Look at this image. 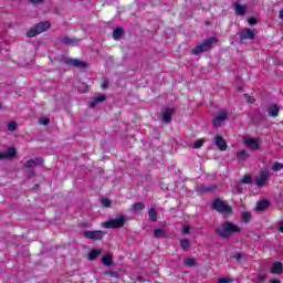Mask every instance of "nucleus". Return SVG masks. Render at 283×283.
<instances>
[{
  "mask_svg": "<svg viewBox=\"0 0 283 283\" xmlns=\"http://www.w3.org/2000/svg\"><path fill=\"white\" fill-rule=\"evenodd\" d=\"M214 231L223 240H229L231 235L235 233H242V228L231 221H226L222 224V229L217 228Z\"/></svg>",
  "mask_w": 283,
  "mask_h": 283,
  "instance_id": "nucleus-1",
  "label": "nucleus"
},
{
  "mask_svg": "<svg viewBox=\"0 0 283 283\" xmlns=\"http://www.w3.org/2000/svg\"><path fill=\"white\" fill-rule=\"evenodd\" d=\"M218 44V38L211 36L202 41V43H199L196 48L191 49V54L195 56H198L199 54H202L203 52H209L213 45Z\"/></svg>",
  "mask_w": 283,
  "mask_h": 283,
  "instance_id": "nucleus-2",
  "label": "nucleus"
},
{
  "mask_svg": "<svg viewBox=\"0 0 283 283\" xmlns=\"http://www.w3.org/2000/svg\"><path fill=\"white\" fill-rule=\"evenodd\" d=\"M52 28L50 21L38 22L34 27H32L29 31H27V36L29 39H34V36H39V34H43V32H48Z\"/></svg>",
  "mask_w": 283,
  "mask_h": 283,
  "instance_id": "nucleus-3",
  "label": "nucleus"
},
{
  "mask_svg": "<svg viewBox=\"0 0 283 283\" xmlns=\"http://www.w3.org/2000/svg\"><path fill=\"white\" fill-rule=\"evenodd\" d=\"M212 209L218 213H226V216H231L233 213V207L227 205L222 199L216 198L211 205Z\"/></svg>",
  "mask_w": 283,
  "mask_h": 283,
  "instance_id": "nucleus-4",
  "label": "nucleus"
},
{
  "mask_svg": "<svg viewBox=\"0 0 283 283\" xmlns=\"http://www.w3.org/2000/svg\"><path fill=\"white\" fill-rule=\"evenodd\" d=\"M105 229H123L125 227V216L120 214L117 219H109L103 223Z\"/></svg>",
  "mask_w": 283,
  "mask_h": 283,
  "instance_id": "nucleus-5",
  "label": "nucleus"
},
{
  "mask_svg": "<svg viewBox=\"0 0 283 283\" xmlns=\"http://www.w3.org/2000/svg\"><path fill=\"white\" fill-rule=\"evenodd\" d=\"M269 178H271V175L269 174V170H260L259 177L254 179V182L259 189H262L266 182H269Z\"/></svg>",
  "mask_w": 283,
  "mask_h": 283,
  "instance_id": "nucleus-6",
  "label": "nucleus"
},
{
  "mask_svg": "<svg viewBox=\"0 0 283 283\" xmlns=\"http://www.w3.org/2000/svg\"><path fill=\"white\" fill-rule=\"evenodd\" d=\"M83 235L86 238V240H103V237L105 235V231L103 230H86L83 232Z\"/></svg>",
  "mask_w": 283,
  "mask_h": 283,
  "instance_id": "nucleus-7",
  "label": "nucleus"
},
{
  "mask_svg": "<svg viewBox=\"0 0 283 283\" xmlns=\"http://www.w3.org/2000/svg\"><path fill=\"white\" fill-rule=\"evenodd\" d=\"M65 65H72V67H76L77 70H86L87 62H83L78 59L65 57L64 59Z\"/></svg>",
  "mask_w": 283,
  "mask_h": 283,
  "instance_id": "nucleus-8",
  "label": "nucleus"
},
{
  "mask_svg": "<svg viewBox=\"0 0 283 283\" xmlns=\"http://www.w3.org/2000/svg\"><path fill=\"white\" fill-rule=\"evenodd\" d=\"M229 117L227 111H221L212 120V127H222V123Z\"/></svg>",
  "mask_w": 283,
  "mask_h": 283,
  "instance_id": "nucleus-9",
  "label": "nucleus"
},
{
  "mask_svg": "<svg viewBox=\"0 0 283 283\" xmlns=\"http://www.w3.org/2000/svg\"><path fill=\"white\" fill-rule=\"evenodd\" d=\"M239 39L241 41H252V39H255V30L253 29H243L240 33H239Z\"/></svg>",
  "mask_w": 283,
  "mask_h": 283,
  "instance_id": "nucleus-10",
  "label": "nucleus"
},
{
  "mask_svg": "<svg viewBox=\"0 0 283 283\" xmlns=\"http://www.w3.org/2000/svg\"><path fill=\"white\" fill-rule=\"evenodd\" d=\"M174 112L175 109L171 107L165 108L161 117L163 123H166L167 125H169V123H171V116H174Z\"/></svg>",
  "mask_w": 283,
  "mask_h": 283,
  "instance_id": "nucleus-11",
  "label": "nucleus"
},
{
  "mask_svg": "<svg viewBox=\"0 0 283 283\" xmlns=\"http://www.w3.org/2000/svg\"><path fill=\"white\" fill-rule=\"evenodd\" d=\"M214 140H216V146L218 147V149H220V151H227L228 145L223 136L217 135Z\"/></svg>",
  "mask_w": 283,
  "mask_h": 283,
  "instance_id": "nucleus-12",
  "label": "nucleus"
},
{
  "mask_svg": "<svg viewBox=\"0 0 283 283\" xmlns=\"http://www.w3.org/2000/svg\"><path fill=\"white\" fill-rule=\"evenodd\" d=\"M39 165H43L42 158L29 159L24 164V169H33V167H39Z\"/></svg>",
  "mask_w": 283,
  "mask_h": 283,
  "instance_id": "nucleus-13",
  "label": "nucleus"
},
{
  "mask_svg": "<svg viewBox=\"0 0 283 283\" xmlns=\"http://www.w3.org/2000/svg\"><path fill=\"white\" fill-rule=\"evenodd\" d=\"M270 273L273 275H282L283 274V264L280 261L273 263Z\"/></svg>",
  "mask_w": 283,
  "mask_h": 283,
  "instance_id": "nucleus-14",
  "label": "nucleus"
},
{
  "mask_svg": "<svg viewBox=\"0 0 283 283\" xmlns=\"http://www.w3.org/2000/svg\"><path fill=\"white\" fill-rule=\"evenodd\" d=\"M233 8L235 14L239 17H244V14H247V6H242L240 2H234Z\"/></svg>",
  "mask_w": 283,
  "mask_h": 283,
  "instance_id": "nucleus-15",
  "label": "nucleus"
},
{
  "mask_svg": "<svg viewBox=\"0 0 283 283\" xmlns=\"http://www.w3.org/2000/svg\"><path fill=\"white\" fill-rule=\"evenodd\" d=\"M268 116H270V118H277V116H280V106L276 104L271 105L268 109Z\"/></svg>",
  "mask_w": 283,
  "mask_h": 283,
  "instance_id": "nucleus-16",
  "label": "nucleus"
},
{
  "mask_svg": "<svg viewBox=\"0 0 283 283\" xmlns=\"http://www.w3.org/2000/svg\"><path fill=\"white\" fill-rule=\"evenodd\" d=\"M130 211L133 213H135V216H139V213L142 211H145V203L143 202H135L132 207H130Z\"/></svg>",
  "mask_w": 283,
  "mask_h": 283,
  "instance_id": "nucleus-17",
  "label": "nucleus"
},
{
  "mask_svg": "<svg viewBox=\"0 0 283 283\" xmlns=\"http://www.w3.org/2000/svg\"><path fill=\"white\" fill-rule=\"evenodd\" d=\"M245 146L249 149H260V142L255 138H248L245 139Z\"/></svg>",
  "mask_w": 283,
  "mask_h": 283,
  "instance_id": "nucleus-18",
  "label": "nucleus"
},
{
  "mask_svg": "<svg viewBox=\"0 0 283 283\" xmlns=\"http://www.w3.org/2000/svg\"><path fill=\"white\" fill-rule=\"evenodd\" d=\"M271 207V202L268 199H264L256 203V211H265Z\"/></svg>",
  "mask_w": 283,
  "mask_h": 283,
  "instance_id": "nucleus-19",
  "label": "nucleus"
},
{
  "mask_svg": "<svg viewBox=\"0 0 283 283\" xmlns=\"http://www.w3.org/2000/svg\"><path fill=\"white\" fill-rule=\"evenodd\" d=\"M59 41L60 43H64V45H72V43H76L78 40L76 38L62 36Z\"/></svg>",
  "mask_w": 283,
  "mask_h": 283,
  "instance_id": "nucleus-20",
  "label": "nucleus"
},
{
  "mask_svg": "<svg viewBox=\"0 0 283 283\" xmlns=\"http://www.w3.org/2000/svg\"><path fill=\"white\" fill-rule=\"evenodd\" d=\"M101 253H103L101 249H92L88 253V260L93 262L98 258V255H101Z\"/></svg>",
  "mask_w": 283,
  "mask_h": 283,
  "instance_id": "nucleus-21",
  "label": "nucleus"
},
{
  "mask_svg": "<svg viewBox=\"0 0 283 283\" xmlns=\"http://www.w3.org/2000/svg\"><path fill=\"white\" fill-rule=\"evenodd\" d=\"M123 34H125V31L123 30V28L117 27L113 31V39H114V41H118V39H120V36H123Z\"/></svg>",
  "mask_w": 283,
  "mask_h": 283,
  "instance_id": "nucleus-22",
  "label": "nucleus"
},
{
  "mask_svg": "<svg viewBox=\"0 0 283 283\" xmlns=\"http://www.w3.org/2000/svg\"><path fill=\"white\" fill-rule=\"evenodd\" d=\"M148 218H149V220H151V222H158V212L156 211V208L149 209Z\"/></svg>",
  "mask_w": 283,
  "mask_h": 283,
  "instance_id": "nucleus-23",
  "label": "nucleus"
},
{
  "mask_svg": "<svg viewBox=\"0 0 283 283\" xmlns=\"http://www.w3.org/2000/svg\"><path fill=\"white\" fill-rule=\"evenodd\" d=\"M102 263L105 266H112L114 264V259L112 258V254L104 255L102 258Z\"/></svg>",
  "mask_w": 283,
  "mask_h": 283,
  "instance_id": "nucleus-24",
  "label": "nucleus"
},
{
  "mask_svg": "<svg viewBox=\"0 0 283 283\" xmlns=\"http://www.w3.org/2000/svg\"><path fill=\"white\" fill-rule=\"evenodd\" d=\"M14 156H17V148L14 147H9L6 151H4V158H14Z\"/></svg>",
  "mask_w": 283,
  "mask_h": 283,
  "instance_id": "nucleus-25",
  "label": "nucleus"
},
{
  "mask_svg": "<svg viewBox=\"0 0 283 283\" xmlns=\"http://www.w3.org/2000/svg\"><path fill=\"white\" fill-rule=\"evenodd\" d=\"M154 238H156V239L167 238V231H165L164 229H155L154 230Z\"/></svg>",
  "mask_w": 283,
  "mask_h": 283,
  "instance_id": "nucleus-26",
  "label": "nucleus"
},
{
  "mask_svg": "<svg viewBox=\"0 0 283 283\" xmlns=\"http://www.w3.org/2000/svg\"><path fill=\"white\" fill-rule=\"evenodd\" d=\"M197 189L200 193H211V191L216 189V186H212V187L198 186Z\"/></svg>",
  "mask_w": 283,
  "mask_h": 283,
  "instance_id": "nucleus-27",
  "label": "nucleus"
},
{
  "mask_svg": "<svg viewBox=\"0 0 283 283\" xmlns=\"http://www.w3.org/2000/svg\"><path fill=\"white\" fill-rule=\"evenodd\" d=\"M106 96L105 95H98L96 97L93 98V101L91 102V107H96V103H103V101H105Z\"/></svg>",
  "mask_w": 283,
  "mask_h": 283,
  "instance_id": "nucleus-28",
  "label": "nucleus"
},
{
  "mask_svg": "<svg viewBox=\"0 0 283 283\" xmlns=\"http://www.w3.org/2000/svg\"><path fill=\"white\" fill-rule=\"evenodd\" d=\"M180 247L182 251H189V248L191 247V241H189V239H184L180 241Z\"/></svg>",
  "mask_w": 283,
  "mask_h": 283,
  "instance_id": "nucleus-29",
  "label": "nucleus"
},
{
  "mask_svg": "<svg viewBox=\"0 0 283 283\" xmlns=\"http://www.w3.org/2000/svg\"><path fill=\"white\" fill-rule=\"evenodd\" d=\"M240 182L241 185H251V182H253V177L251 175H244Z\"/></svg>",
  "mask_w": 283,
  "mask_h": 283,
  "instance_id": "nucleus-30",
  "label": "nucleus"
},
{
  "mask_svg": "<svg viewBox=\"0 0 283 283\" xmlns=\"http://www.w3.org/2000/svg\"><path fill=\"white\" fill-rule=\"evenodd\" d=\"M241 218H242V222H244V224H249V222H251V218H252L251 212H249V211L243 212Z\"/></svg>",
  "mask_w": 283,
  "mask_h": 283,
  "instance_id": "nucleus-31",
  "label": "nucleus"
},
{
  "mask_svg": "<svg viewBox=\"0 0 283 283\" xmlns=\"http://www.w3.org/2000/svg\"><path fill=\"white\" fill-rule=\"evenodd\" d=\"M249 154L245 150H241L237 154L238 160H248Z\"/></svg>",
  "mask_w": 283,
  "mask_h": 283,
  "instance_id": "nucleus-32",
  "label": "nucleus"
},
{
  "mask_svg": "<svg viewBox=\"0 0 283 283\" xmlns=\"http://www.w3.org/2000/svg\"><path fill=\"white\" fill-rule=\"evenodd\" d=\"M17 127H18L17 122H10V123L8 124L7 129H8V132H15V130H17Z\"/></svg>",
  "mask_w": 283,
  "mask_h": 283,
  "instance_id": "nucleus-33",
  "label": "nucleus"
},
{
  "mask_svg": "<svg viewBox=\"0 0 283 283\" xmlns=\"http://www.w3.org/2000/svg\"><path fill=\"white\" fill-rule=\"evenodd\" d=\"M104 275H109V277H115L116 280H118L120 277V275L118 274V272H114V271H106L104 273Z\"/></svg>",
  "mask_w": 283,
  "mask_h": 283,
  "instance_id": "nucleus-34",
  "label": "nucleus"
},
{
  "mask_svg": "<svg viewBox=\"0 0 283 283\" xmlns=\"http://www.w3.org/2000/svg\"><path fill=\"white\" fill-rule=\"evenodd\" d=\"M283 169V164L281 163H274L273 166H272V171H280Z\"/></svg>",
  "mask_w": 283,
  "mask_h": 283,
  "instance_id": "nucleus-35",
  "label": "nucleus"
},
{
  "mask_svg": "<svg viewBox=\"0 0 283 283\" xmlns=\"http://www.w3.org/2000/svg\"><path fill=\"white\" fill-rule=\"evenodd\" d=\"M202 145H205V140L198 139L193 143V149H200V147H202Z\"/></svg>",
  "mask_w": 283,
  "mask_h": 283,
  "instance_id": "nucleus-36",
  "label": "nucleus"
},
{
  "mask_svg": "<svg viewBox=\"0 0 283 283\" xmlns=\"http://www.w3.org/2000/svg\"><path fill=\"white\" fill-rule=\"evenodd\" d=\"M217 283H233V279H229V277H219L217 280Z\"/></svg>",
  "mask_w": 283,
  "mask_h": 283,
  "instance_id": "nucleus-37",
  "label": "nucleus"
},
{
  "mask_svg": "<svg viewBox=\"0 0 283 283\" xmlns=\"http://www.w3.org/2000/svg\"><path fill=\"white\" fill-rule=\"evenodd\" d=\"M249 25H258V19L255 17L248 18Z\"/></svg>",
  "mask_w": 283,
  "mask_h": 283,
  "instance_id": "nucleus-38",
  "label": "nucleus"
},
{
  "mask_svg": "<svg viewBox=\"0 0 283 283\" xmlns=\"http://www.w3.org/2000/svg\"><path fill=\"white\" fill-rule=\"evenodd\" d=\"M107 87H109V81H107V78H103L102 84H101V88L102 90H107Z\"/></svg>",
  "mask_w": 283,
  "mask_h": 283,
  "instance_id": "nucleus-39",
  "label": "nucleus"
},
{
  "mask_svg": "<svg viewBox=\"0 0 283 283\" xmlns=\"http://www.w3.org/2000/svg\"><path fill=\"white\" fill-rule=\"evenodd\" d=\"M243 259H244V255H242V252L234 253V260H237V262H242Z\"/></svg>",
  "mask_w": 283,
  "mask_h": 283,
  "instance_id": "nucleus-40",
  "label": "nucleus"
},
{
  "mask_svg": "<svg viewBox=\"0 0 283 283\" xmlns=\"http://www.w3.org/2000/svg\"><path fill=\"white\" fill-rule=\"evenodd\" d=\"M185 264L187 266H196V260L195 259H186Z\"/></svg>",
  "mask_w": 283,
  "mask_h": 283,
  "instance_id": "nucleus-41",
  "label": "nucleus"
},
{
  "mask_svg": "<svg viewBox=\"0 0 283 283\" xmlns=\"http://www.w3.org/2000/svg\"><path fill=\"white\" fill-rule=\"evenodd\" d=\"M190 231H191V227H189V224H184V228H182L184 235H188Z\"/></svg>",
  "mask_w": 283,
  "mask_h": 283,
  "instance_id": "nucleus-42",
  "label": "nucleus"
},
{
  "mask_svg": "<svg viewBox=\"0 0 283 283\" xmlns=\"http://www.w3.org/2000/svg\"><path fill=\"white\" fill-rule=\"evenodd\" d=\"M103 207H112V201L109 199H102Z\"/></svg>",
  "mask_w": 283,
  "mask_h": 283,
  "instance_id": "nucleus-43",
  "label": "nucleus"
},
{
  "mask_svg": "<svg viewBox=\"0 0 283 283\" xmlns=\"http://www.w3.org/2000/svg\"><path fill=\"white\" fill-rule=\"evenodd\" d=\"M43 1L45 0H29V3H31L32 6H39V3H43Z\"/></svg>",
  "mask_w": 283,
  "mask_h": 283,
  "instance_id": "nucleus-44",
  "label": "nucleus"
},
{
  "mask_svg": "<svg viewBox=\"0 0 283 283\" xmlns=\"http://www.w3.org/2000/svg\"><path fill=\"white\" fill-rule=\"evenodd\" d=\"M40 123H41V125H50V119L49 118H44Z\"/></svg>",
  "mask_w": 283,
  "mask_h": 283,
  "instance_id": "nucleus-45",
  "label": "nucleus"
},
{
  "mask_svg": "<svg viewBox=\"0 0 283 283\" xmlns=\"http://www.w3.org/2000/svg\"><path fill=\"white\" fill-rule=\"evenodd\" d=\"M258 280H260V282H264V280H266V276H264V274H259Z\"/></svg>",
  "mask_w": 283,
  "mask_h": 283,
  "instance_id": "nucleus-46",
  "label": "nucleus"
},
{
  "mask_svg": "<svg viewBox=\"0 0 283 283\" xmlns=\"http://www.w3.org/2000/svg\"><path fill=\"white\" fill-rule=\"evenodd\" d=\"M0 160H6V153H0Z\"/></svg>",
  "mask_w": 283,
  "mask_h": 283,
  "instance_id": "nucleus-47",
  "label": "nucleus"
},
{
  "mask_svg": "<svg viewBox=\"0 0 283 283\" xmlns=\"http://www.w3.org/2000/svg\"><path fill=\"white\" fill-rule=\"evenodd\" d=\"M279 231H280V233H283V222L280 223Z\"/></svg>",
  "mask_w": 283,
  "mask_h": 283,
  "instance_id": "nucleus-48",
  "label": "nucleus"
},
{
  "mask_svg": "<svg viewBox=\"0 0 283 283\" xmlns=\"http://www.w3.org/2000/svg\"><path fill=\"white\" fill-rule=\"evenodd\" d=\"M270 283H282V281L277 280V279H273L270 281Z\"/></svg>",
  "mask_w": 283,
  "mask_h": 283,
  "instance_id": "nucleus-49",
  "label": "nucleus"
},
{
  "mask_svg": "<svg viewBox=\"0 0 283 283\" xmlns=\"http://www.w3.org/2000/svg\"><path fill=\"white\" fill-rule=\"evenodd\" d=\"M279 17L283 20V9L280 10Z\"/></svg>",
  "mask_w": 283,
  "mask_h": 283,
  "instance_id": "nucleus-50",
  "label": "nucleus"
},
{
  "mask_svg": "<svg viewBox=\"0 0 283 283\" xmlns=\"http://www.w3.org/2000/svg\"><path fill=\"white\" fill-rule=\"evenodd\" d=\"M3 109V104L0 102V112Z\"/></svg>",
  "mask_w": 283,
  "mask_h": 283,
  "instance_id": "nucleus-51",
  "label": "nucleus"
},
{
  "mask_svg": "<svg viewBox=\"0 0 283 283\" xmlns=\"http://www.w3.org/2000/svg\"><path fill=\"white\" fill-rule=\"evenodd\" d=\"M248 103H255V101L253 99V101H251V99H248Z\"/></svg>",
  "mask_w": 283,
  "mask_h": 283,
  "instance_id": "nucleus-52",
  "label": "nucleus"
},
{
  "mask_svg": "<svg viewBox=\"0 0 283 283\" xmlns=\"http://www.w3.org/2000/svg\"><path fill=\"white\" fill-rule=\"evenodd\" d=\"M237 191H240V188H237Z\"/></svg>",
  "mask_w": 283,
  "mask_h": 283,
  "instance_id": "nucleus-53",
  "label": "nucleus"
},
{
  "mask_svg": "<svg viewBox=\"0 0 283 283\" xmlns=\"http://www.w3.org/2000/svg\"><path fill=\"white\" fill-rule=\"evenodd\" d=\"M237 191H240V188H237Z\"/></svg>",
  "mask_w": 283,
  "mask_h": 283,
  "instance_id": "nucleus-54",
  "label": "nucleus"
}]
</instances>
